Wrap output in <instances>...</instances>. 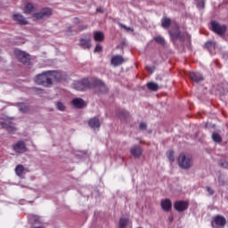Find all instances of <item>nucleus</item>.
I'll return each mask as SVG.
<instances>
[{
  "instance_id": "nucleus-1",
  "label": "nucleus",
  "mask_w": 228,
  "mask_h": 228,
  "mask_svg": "<svg viewBox=\"0 0 228 228\" xmlns=\"http://www.w3.org/2000/svg\"><path fill=\"white\" fill-rule=\"evenodd\" d=\"M56 74L58 72L54 70L43 71L35 77L34 81L37 85L49 88L53 86V80L56 78Z\"/></svg>"
},
{
  "instance_id": "nucleus-2",
  "label": "nucleus",
  "mask_w": 228,
  "mask_h": 228,
  "mask_svg": "<svg viewBox=\"0 0 228 228\" xmlns=\"http://www.w3.org/2000/svg\"><path fill=\"white\" fill-rule=\"evenodd\" d=\"M178 165L181 168H183V170H188V168H191V165H193V159L191 156L181 153L178 158Z\"/></svg>"
},
{
  "instance_id": "nucleus-3",
  "label": "nucleus",
  "mask_w": 228,
  "mask_h": 228,
  "mask_svg": "<svg viewBox=\"0 0 228 228\" xmlns=\"http://www.w3.org/2000/svg\"><path fill=\"white\" fill-rule=\"evenodd\" d=\"M14 55L20 61V63H23L26 65V63H29L31 60V56L27 53L24 51H21L20 49H14Z\"/></svg>"
},
{
  "instance_id": "nucleus-4",
  "label": "nucleus",
  "mask_w": 228,
  "mask_h": 228,
  "mask_svg": "<svg viewBox=\"0 0 228 228\" xmlns=\"http://www.w3.org/2000/svg\"><path fill=\"white\" fill-rule=\"evenodd\" d=\"M53 11L49 8H43L38 12L33 14L34 20H43V19H47L51 17Z\"/></svg>"
},
{
  "instance_id": "nucleus-5",
  "label": "nucleus",
  "mask_w": 228,
  "mask_h": 228,
  "mask_svg": "<svg viewBox=\"0 0 228 228\" xmlns=\"http://www.w3.org/2000/svg\"><path fill=\"white\" fill-rule=\"evenodd\" d=\"M90 81L88 80V78H84L82 80L74 82L73 84V88L75 90H77L78 92H83L85 90H86V88H90Z\"/></svg>"
},
{
  "instance_id": "nucleus-6",
  "label": "nucleus",
  "mask_w": 228,
  "mask_h": 228,
  "mask_svg": "<svg viewBox=\"0 0 228 228\" xmlns=\"http://www.w3.org/2000/svg\"><path fill=\"white\" fill-rule=\"evenodd\" d=\"M211 29L214 31V33H216V35L222 37V35H225V31H227V26L222 25L217 21H212Z\"/></svg>"
},
{
  "instance_id": "nucleus-7",
  "label": "nucleus",
  "mask_w": 228,
  "mask_h": 228,
  "mask_svg": "<svg viewBox=\"0 0 228 228\" xmlns=\"http://www.w3.org/2000/svg\"><path fill=\"white\" fill-rule=\"evenodd\" d=\"M226 224L227 220L225 219V217L220 215L214 216L211 222L212 227L224 228L225 227Z\"/></svg>"
},
{
  "instance_id": "nucleus-8",
  "label": "nucleus",
  "mask_w": 228,
  "mask_h": 228,
  "mask_svg": "<svg viewBox=\"0 0 228 228\" xmlns=\"http://www.w3.org/2000/svg\"><path fill=\"white\" fill-rule=\"evenodd\" d=\"M12 149L14 152H17L18 154H24V152L28 151L24 141H19L17 143L13 144Z\"/></svg>"
},
{
  "instance_id": "nucleus-9",
  "label": "nucleus",
  "mask_w": 228,
  "mask_h": 228,
  "mask_svg": "<svg viewBox=\"0 0 228 228\" xmlns=\"http://www.w3.org/2000/svg\"><path fill=\"white\" fill-rule=\"evenodd\" d=\"M188 206H190V204L188 203V201L184 200H178L174 204V208L176 211H178V213H183V211H186V209H188Z\"/></svg>"
},
{
  "instance_id": "nucleus-10",
  "label": "nucleus",
  "mask_w": 228,
  "mask_h": 228,
  "mask_svg": "<svg viewBox=\"0 0 228 228\" xmlns=\"http://www.w3.org/2000/svg\"><path fill=\"white\" fill-rule=\"evenodd\" d=\"M78 45L82 49H91L92 48V39L88 37H84L79 38Z\"/></svg>"
},
{
  "instance_id": "nucleus-11",
  "label": "nucleus",
  "mask_w": 228,
  "mask_h": 228,
  "mask_svg": "<svg viewBox=\"0 0 228 228\" xmlns=\"http://www.w3.org/2000/svg\"><path fill=\"white\" fill-rule=\"evenodd\" d=\"M13 20H15L20 26H26L28 24V20L22 14H14L12 16Z\"/></svg>"
},
{
  "instance_id": "nucleus-12",
  "label": "nucleus",
  "mask_w": 228,
  "mask_h": 228,
  "mask_svg": "<svg viewBox=\"0 0 228 228\" xmlns=\"http://www.w3.org/2000/svg\"><path fill=\"white\" fill-rule=\"evenodd\" d=\"M189 77L192 81H195V83H200V81H204V77H202V74L200 72H190Z\"/></svg>"
},
{
  "instance_id": "nucleus-13",
  "label": "nucleus",
  "mask_w": 228,
  "mask_h": 228,
  "mask_svg": "<svg viewBox=\"0 0 228 228\" xmlns=\"http://www.w3.org/2000/svg\"><path fill=\"white\" fill-rule=\"evenodd\" d=\"M160 206L163 211L168 213L172 209V201L169 199L162 200Z\"/></svg>"
},
{
  "instance_id": "nucleus-14",
  "label": "nucleus",
  "mask_w": 228,
  "mask_h": 228,
  "mask_svg": "<svg viewBox=\"0 0 228 228\" xmlns=\"http://www.w3.org/2000/svg\"><path fill=\"white\" fill-rule=\"evenodd\" d=\"M124 63V57L122 55H115L111 58V64L114 67H118Z\"/></svg>"
},
{
  "instance_id": "nucleus-15",
  "label": "nucleus",
  "mask_w": 228,
  "mask_h": 228,
  "mask_svg": "<svg viewBox=\"0 0 228 228\" xmlns=\"http://www.w3.org/2000/svg\"><path fill=\"white\" fill-rule=\"evenodd\" d=\"M88 124L92 129H99V127H101V121L99 120V118H91Z\"/></svg>"
},
{
  "instance_id": "nucleus-16",
  "label": "nucleus",
  "mask_w": 228,
  "mask_h": 228,
  "mask_svg": "<svg viewBox=\"0 0 228 228\" xmlns=\"http://www.w3.org/2000/svg\"><path fill=\"white\" fill-rule=\"evenodd\" d=\"M130 152H131L132 156H134V158H140V156H142V152H143V151L142 150V148L140 146H133L130 150Z\"/></svg>"
},
{
  "instance_id": "nucleus-17",
  "label": "nucleus",
  "mask_w": 228,
  "mask_h": 228,
  "mask_svg": "<svg viewBox=\"0 0 228 228\" xmlns=\"http://www.w3.org/2000/svg\"><path fill=\"white\" fill-rule=\"evenodd\" d=\"M71 104L77 108L78 110L81 108H85V101L81 98H75L72 100Z\"/></svg>"
},
{
  "instance_id": "nucleus-18",
  "label": "nucleus",
  "mask_w": 228,
  "mask_h": 228,
  "mask_svg": "<svg viewBox=\"0 0 228 228\" xmlns=\"http://www.w3.org/2000/svg\"><path fill=\"white\" fill-rule=\"evenodd\" d=\"M16 106L20 113H28L29 111V104L28 103L18 102Z\"/></svg>"
},
{
  "instance_id": "nucleus-19",
  "label": "nucleus",
  "mask_w": 228,
  "mask_h": 228,
  "mask_svg": "<svg viewBox=\"0 0 228 228\" xmlns=\"http://www.w3.org/2000/svg\"><path fill=\"white\" fill-rule=\"evenodd\" d=\"M94 85L100 87V90L102 94H106V92H108V87L103 81L96 79L94 80Z\"/></svg>"
},
{
  "instance_id": "nucleus-20",
  "label": "nucleus",
  "mask_w": 228,
  "mask_h": 228,
  "mask_svg": "<svg viewBox=\"0 0 228 228\" xmlns=\"http://www.w3.org/2000/svg\"><path fill=\"white\" fill-rule=\"evenodd\" d=\"M94 40L95 42H103L104 41V33L102 31H94Z\"/></svg>"
},
{
  "instance_id": "nucleus-21",
  "label": "nucleus",
  "mask_w": 228,
  "mask_h": 228,
  "mask_svg": "<svg viewBox=\"0 0 228 228\" xmlns=\"http://www.w3.org/2000/svg\"><path fill=\"white\" fill-rule=\"evenodd\" d=\"M147 86L151 92H158L159 90V86L154 82L148 83Z\"/></svg>"
},
{
  "instance_id": "nucleus-22",
  "label": "nucleus",
  "mask_w": 228,
  "mask_h": 228,
  "mask_svg": "<svg viewBox=\"0 0 228 228\" xmlns=\"http://www.w3.org/2000/svg\"><path fill=\"white\" fill-rule=\"evenodd\" d=\"M24 172V166L22 165H18L15 167V174L18 175V177H22V173Z\"/></svg>"
},
{
  "instance_id": "nucleus-23",
  "label": "nucleus",
  "mask_w": 228,
  "mask_h": 228,
  "mask_svg": "<svg viewBox=\"0 0 228 228\" xmlns=\"http://www.w3.org/2000/svg\"><path fill=\"white\" fill-rule=\"evenodd\" d=\"M129 223L128 217H121L119 220V228H126Z\"/></svg>"
},
{
  "instance_id": "nucleus-24",
  "label": "nucleus",
  "mask_w": 228,
  "mask_h": 228,
  "mask_svg": "<svg viewBox=\"0 0 228 228\" xmlns=\"http://www.w3.org/2000/svg\"><path fill=\"white\" fill-rule=\"evenodd\" d=\"M69 79V76L65 71H59L58 81H67Z\"/></svg>"
},
{
  "instance_id": "nucleus-25",
  "label": "nucleus",
  "mask_w": 228,
  "mask_h": 228,
  "mask_svg": "<svg viewBox=\"0 0 228 228\" xmlns=\"http://www.w3.org/2000/svg\"><path fill=\"white\" fill-rule=\"evenodd\" d=\"M212 139L216 143H221L222 142V136L218 133H214L212 134Z\"/></svg>"
},
{
  "instance_id": "nucleus-26",
  "label": "nucleus",
  "mask_w": 228,
  "mask_h": 228,
  "mask_svg": "<svg viewBox=\"0 0 228 228\" xmlns=\"http://www.w3.org/2000/svg\"><path fill=\"white\" fill-rule=\"evenodd\" d=\"M35 7L33 6V4L28 3L25 5L24 13H31L33 12V9Z\"/></svg>"
},
{
  "instance_id": "nucleus-27",
  "label": "nucleus",
  "mask_w": 228,
  "mask_h": 228,
  "mask_svg": "<svg viewBox=\"0 0 228 228\" xmlns=\"http://www.w3.org/2000/svg\"><path fill=\"white\" fill-rule=\"evenodd\" d=\"M169 35L172 38L179 39V40H184V38L181 36L179 33H174L172 31H169Z\"/></svg>"
},
{
  "instance_id": "nucleus-28",
  "label": "nucleus",
  "mask_w": 228,
  "mask_h": 228,
  "mask_svg": "<svg viewBox=\"0 0 228 228\" xmlns=\"http://www.w3.org/2000/svg\"><path fill=\"white\" fill-rule=\"evenodd\" d=\"M205 47H207V49L211 51V49H215V47H216V43L213 41H208L205 44Z\"/></svg>"
},
{
  "instance_id": "nucleus-29",
  "label": "nucleus",
  "mask_w": 228,
  "mask_h": 228,
  "mask_svg": "<svg viewBox=\"0 0 228 228\" xmlns=\"http://www.w3.org/2000/svg\"><path fill=\"white\" fill-rule=\"evenodd\" d=\"M155 42L160 45H165V38L161 36H157L154 37Z\"/></svg>"
},
{
  "instance_id": "nucleus-30",
  "label": "nucleus",
  "mask_w": 228,
  "mask_h": 228,
  "mask_svg": "<svg viewBox=\"0 0 228 228\" xmlns=\"http://www.w3.org/2000/svg\"><path fill=\"white\" fill-rule=\"evenodd\" d=\"M161 22H162V28H168V26H170L171 20L168 18H164L162 19Z\"/></svg>"
},
{
  "instance_id": "nucleus-31",
  "label": "nucleus",
  "mask_w": 228,
  "mask_h": 228,
  "mask_svg": "<svg viewBox=\"0 0 228 228\" xmlns=\"http://www.w3.org/2000/svg\"><path fill=\"white\" fill-rule=\"evenodd\" d=\"M167 159H169V161H171V162L175 161V159L174 158V151H167Z\"/></svg>"
},
{
  "instance_id": "nucleus-32",
  "label": "nucleus",
  "mask_w": 228,
  "mask_h": 228,
  "mask_svg": "<svg viewBox=\"0 0 228 228\" xmlns=\"http://www.w3.org/2000/svg\"><path fill=\"white\" fill-rule=\"evenodd\" d=\"M6 131H7L10 134H13V133H15V131H17V129H16L15 126H6Z\"/></svg>"
},
{
  "instance_id": "nucleus-33",
  "label": "nucleus",
  "mask_w": 228,
  "mask_h": 228,
  "mask_svg": "<svg viewBox=\"0 0 228 228\" xmlns=\"http://www.w3.org/2000/svg\"><path fill=\"white\" fill-rule=\"evenodd\" d=\"M30 220H33L34 224H38L40 222V216L32 215L30 216Z\"/></svg>"
},
{
  "instance_id": "nucleus-34",
  "label": "nucleus",
  "mask_w": 228,
  "mask_h": 228,
  "mask_svg": "<svg viewBox=\"0 0 228 228\" xmlns=\"http://www.w3.org/2000/svg\"><path fill=\"white\" fill-rule=\"evenodd\" d=\"M219 167H222L223 168H227L228 162L225 159L220 160Z\"/></svg>"
},
{
  "instance_id": "nucleus-35",
  "label": "nucleus",
  "mask_w": 228,
  "mask_h": 228,
  "mask_svg": "<svg viewBox=\"0 0 228 228\" xmlns=\"http://www.w3.org/2000/svg\"><path fill=\"white\" fill-rule=\"evenodd\" d=\"M58 110L60 111H65V110H67V107L65 106V104L58 102Z\"/></svg>"
},
{
  "instance_id": "nucleus-36",
  "label": "nucleus",
  "mask_w": 228,
  "mask_h": 228,
  "mask_svg": "<svg viewBox=\"0 0 228 228\" xmlns=\"http://www.w3.org/2000/svg\"><path fill=\"white\" fill-rule=\"evenodd\" d=\"M102 46L99 44L96 45L94 48V53H102Z\"/></svg>"
},
{
  "instance_id": "nucleus-37",
  "label": "nucleus",
  "mask_w": 228,
  "mask_h": 228,
  "mask_svg": "<svg viewBox=\"0 0 228 228\" xmlns=\"http://www.w3.org/2000/svg\"><path fill=\"white\" fill-rule=\"evenodd\" d=\"M206 190H207L208 195H215V190H213L211 187L208 186V187H206Z\"/></svg>"
},
{
  "instance_id": "nucleus-38",
  "label": "nucleus",
  "mask_w": 228,
  "mask_h": 228,
  "mask_svg": "<svg viewBox=\"0 0 228 228\" xmlns=\"http://www.w3.org/2000/svg\"><path fill=\"white\" fill-rule=\"evenodd\" d=\"M121 28H124V29H126V31H131L133 33V31H134L131 27H127L124 24H120Z\"/></svg>"
},
{
  "instance_id": "nucleus-39",
  "label": "nucleus",
  "mask_w": 228,
  "mask_h": 228,
  "mask_svg": "<svg viewBox=\"0 0 228 228\" xmlns=\"http://www.w3.org/2000/svg\"><path fill=\"white\" fill-rule=\"evenodd\" d=\"M146 69L152 74L156 70V67L146 66Z\"/></svg>"
},
{
  "instance_id": "nucleus-40",
  "label": "nucleus",
  "mask_w": 228,
  "mask_h": 228,
  "mask_svg": "<svg viewBox=\"0 0 228 228\" xmlns=\"http://www.w3.org/2000/svg\"><path fill=\"white\" fill-rule=\"evenodd\" d=\"M197 6L199 8H204V0H200V2H198Z\"/></svg>"
},
{
  "instance_id": "nucleus-41",
  "label": "nucleus",
  "mask_w": 228,
  "mask_h": 228,
  "mask_svg": "<svg viewBox=\"0 0 228 228\" xmlns=\"http://www.w3.org/2000/svg\"><path fill=\"white\" fill-rule=\"evenodd\" d=\"M204 127L206 129H209L210 127H215V125H211L209 123H204Z\"/></svg>"
},
{
  "instance_id": "nucleus-42",
  "label": "nucleus",
  "mask_w": 228,
  "mask_h": 228,
  "mask_svg": "<svg viewBox=\"0 0 228 228\" xmlns=\"http://www.w3.org/2000/svg\"><path fill=\"white\" fill-rule=\"evenodd\" d=\"M140 129H147V124L146 123H141L140 126H139Z\"/></svg>"
},
{
  "instance_id": "nucleus-43",
  "label": "nucleus",
  "mask_w": 228,
  "mask_h": 228,
  "mask_svg": "<svg viewBox=\"0 0 228 228\" xmlns=\"http://www.w3.org/2000/svg\"><path fill=\"white\" fill-rule=\"evenodd\" d=\"M35 92H37L39 95L44 94V90L40 88H35Z\"/></svg>"
},
{
  "instance_id": "nucleus-44",
  "label": "nucleus",
  "mask_w": 228,
  "mask_h": 228,
  "mask_svg": "<svg viewBox=\"0 0 228 228\" xmlns=\"http://www.w3.org/2000/svg\"><path fill=\"white\" fill-rule=\"evenodd\" d=\"M96 12H99L100 13H102L104 12V9L102 7L97 8Z\"/></svg>"
},
{
  "instance_id": "nucleus-45",
  "label": "nucleus",
  "mask_w": 228,
  "mask_h": 228,
  "mask_svg": "<svg viewBox=\"0 0 228 228\" xmlns=\"http://www.w3.org/2000/svg\"><path fill=\"white\" fill-rule=\"evenodd\" d=\"M88 26L87 25H84L83 28H79V31H83L84 29H87Z\"/></svg>"
},
{
  "instance_id": "nucleus-46",
  "label": "nucleus",
  "mask_w": 228,
  "mask_h": 228,
  "mask_svg": "<svg viewBox=\"0 0 228 228\" xmlns=\"http://www.w3.org/2000/svg\"><path fill=\"white\" fill-rule=\"evenodd\" d=\"M75 24H79V19L75 18Z\"/></svg>"
},
{
  "instance_id": "nucleus-47",
  "label": "nucleus",
  "mask_w": 228,
  "mask_h": 228,
  "mask_svg": "<svg viewBox=\"0 0 228 228\" xmlns=\"http://www.w3.org/2000/svg\"><path fill=\"white\" fill-rule=\"evenodd\" d=\"M186 38H190V36L188 34H185Z\"/></svg>"
},
{
  "instance_id": "nucleus-48",
  "label": "nucleus",
  "mask_w": 228,
  "mask_h": 228,
  "mask_svg": "<svg viewBox=\"0 0 228 228\" xmlns=\"http://www.w3.org/2000/svg\"><path fill=\"white\" fill-rule=\"evenodd\" d=\"M69 33H71V32H72V30H71V28H69Z\"/></svg>"
},
{
  "instance_id": "nucleus-49",
  "label": "nucleus",
  "mask_w": 228,
  "mask_h": 228,
  "mask_svg": "<svg viewBox=\"0 0 228 228\" xmlns=\"http://www.w3.org/2000/svg\"><path fill=\"white\" fill-rule=\"evenodd\" d=\"M172 220H174V218L171 217V218H170V222H172Z\"/></svg>"
}]
</instances>
